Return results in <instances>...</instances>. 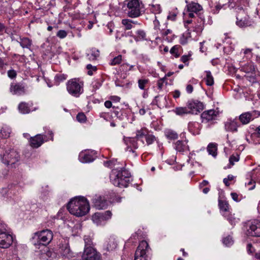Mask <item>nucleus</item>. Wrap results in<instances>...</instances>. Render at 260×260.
<instances>
[{"label":"nucleus","mask_w":260,"mask_h":260,"mask_svg":"<svg viewBox=\"0 0 260 260\" xmlns=\"http://www.w3.org/2000/svg\"><path fill=\"white\" fill-rule=\"evenodd\" d=\"M253 119L252 113L250 112H245L239 116V120L243 124L248 123Z\"/></svg>","instance_id":"29"},{"label":"nucleus","mask_w":260,"mask_h":260,"mask_svg":"<svg viewBox=\"0 0 260 260\" xmlns=\"http://www.w3.org/2000/svg\"><path fill=\"white\" fill-rule=\"evenodd\" d=\"M149 249L148 243L142 241L136 250L134 260H148L147 252Z\"/></svg>","instance_id":"10"},{"label":"nucleus","mask_w":260,"mask_h":260,"mask_svg":"<svg viewBox=\"0 0 260 260\" xmlns=\"http://www.w3.org/2000/svg\"><path fill=\"white\" fill-rule=\"evenodd\" d=\"M116 160H111L108 161L104 162V166L107 167L112 168L116 165Z\"/></svg>","instance_id":"56"},{"label":"nucleus","mask_w":260,"mask_h":260,"mask_svg":"<svg viewBox=\"0 0 260 260\" xmlns=\"http://www.w3.org/2000/svg\"><path fill=\"white\" fill-rule=\"evenodd\" d=\"M188 111L189 114H197L203 109V106L202 103L198 101H189L187 105Z\"/></svg>","instance_id":"15"},{"label":"nucleus","mask_w":260,"mask_h":260,"mask_svg":"<svg viewBox=\"0 0 260 260\" xmlns=\"http://www.w3.org/2000/svg\"><path fill=\"white\" fill-rule=\"evenodd\" d=\"M124 5L126 6L125 10L129 17L136 18L141 15L143 5L139 0H127L124 2Z\"/></svg>","instance_id":"5"},{"label":"nucleus","mask_w":260,"mask_h":260,"mask_svg":"<svg viewBox=\"0 0 260 260\" xmlns=\"http://www.w3.org/2000/svg\"><path fill=\"white\" fill-rule=\"evenodd\" d=\"M174 112L176 115L182 116L184 114H189L187 106L185 107H177L174 110Z\"/></svg>","instance_id":"39"},{"label":"nucleus","mask_w":260,"mask_h":260,"mask_svg":"<svg viewBox=\"0 0 260 260\" xmlns=\"http://www.w3.org/2000/svg\"><path fill=\"white\" fill-rule=\"evenodd\" d=\"M121 23L125 26V29L129 30L133 28V24H137V22L128 19H122Z\"/></svg>","instance_id":"37"},{"label":"nucleus","mask_w":260,"mask_h":260,"mask_svg":"<svg viewBox=\"0 0 260 260\" xmlns=\"http://www.w3.org/2000/svg\"><path fill=\"white\" fill-rule=\"evenodd\" d=\"M204 20L201 18L197 20V23L193 27V32L196 33V35H193V39H196V37L202 32L204 27Z\"/></svg>","instance_id":"21"},{"label":"nucleus","mask_w":260,"mask_h":260,"mask_svg":"<svg viewBox=\"0 0 260 260\" xmlns=\"http://www.w3.org/2000/svg\"><path fill=\"white\" fill-rule=\"evenodd\" d=\"M190 58V55H183L181 57V61L186 65H188V61Z\"/></svg>","instance_id":"59"},{"label":"nucleus","mask_w":260,"mask_h":260,"mask_svg":"<svg viewBox=\"0 0 260 260\" xmlns=\"http://www.w3.org/2000/svg\"><path fill=\"white\" fill-rule=\"evenodd\" d=\"M0 159L7 166L13 168L20 160V155L16 150L9 149L0 154Z\"/></svg>","instance_id":"4"},{"label":"nucleus","mask_w":260,"mask_h":260,"mask_svg":"<svg viewBox=\"0 0 260 260\" xmlns=\"http://www.w3.org/2000/svg\"><path fill=\"white\" fill-rule=\"evenodd\" d=\"M131 175L124 168L113 169L110 175L112 183L119 187H126L129 183Z\"/></svg>","instance_id":"2"},{"label":"nucleus","mask_w":260,"mask_h":260,"mask_svg":"<svg viewBox=\"0 0 260 260\" xmlns=\"http://www.w3.org/2000/svg\"><path fill=\"white\" fill-rule=\"evenodd\" d=\"M244 231L248 236L260 237V220H255L246 223Z\"/></svg>","instance_id":"7"},{"label":"nucleus","mask_w":260,"mask_h":260,"mask_svg":"<svg viewBox=\"0 0 260 260\" xmlns=\"http://www.w3.org/2000/svg\"><path fill=\"white\" fill-rule=\"evenodd\" d=\"M187 141L178 140L175 144V148L178 152H184L189 150V147L187 145Z\"/></svg>","instance_id":"24"},{"label":"nucleus","mask_w":260,"mask_h":260,"mask_svg":"<svg viewBox=\"0 0 260 260\" xmlns=\"http://www.w3.org/2000/svg\"><path fill=\"white\" fill-rule=\"evenodd\" d=\"M237 15L236 24L240 27H246L251 25V22L248 15L243 9H239Z\"/></svg>","instance_id":"12"},{"label":"nucleus","mask_w":260,"mask_h":260,"mask_svg":"<svg viewBox=\"0 0 260 260\" xmlns=\"http://www.w3.org/2000/svg\"><path fill=\"white\" fill-rule=\"evenodd\" d=\"M10 90L13 94L21 95L25 92L24 86L20 84H12Z\"/></svg>","instance_id":"23"},{"label":"nucleus","mask_w":260,"mask_h":260,"mask_svg":"<svg viewBox=\"0 0 260 260\" xmlns=\"http://www.w3.org/2000/svg\"><path fill=\"white\" fill-rule=\"evenodd\" d=\"M146 35L145 32L143 30H138L136 31V35L134 37L135 40L137 42L146 40Z\"/></svg>","instance_id":"34"},{"label":"nucleus","mask_w":260,"mask_h":260,"mask_svg":"<svg viewBox=\"0 0 260 260\" xmlns=\"http://www.w3.org/2000/svg\"><path fill=\"white\" fill-rule=\"evenodd\" d=\"M166 80V77L159 79L157 81V86L159 90H161L164 85V83Z\"/></svg>","instance_id":"57"},{"label":"nucleus","mask_w":260,"mask_h":260,"mask_svg":"<svg viewBox=\"0 0 260 260\" xmlns=\"http://www.w3.org/2000/svg\"><path fill=\"white\" fill-rule=\"evenodd\" d=\"M239 160V156L238 154H233L229 159L230 164L233 166L235 162L238 161Z\"/></svg>","instance_id":"53"},{"label":"nucleus","mask_w":260,"mask_h":260,"mask_svg":"<svg viewBox=\"0 0 260 260\" xmlns=\"http://www.w3.org/2000/svg\"><path fill=\"white\" fill-rule=\"evenodd\" d=\"M68 209L71 214L77 217H81L89 212L90 206L85 198L79 197L71 200L68 205Z\"/></svg>","instance_id":"1"},{"label":"nucleus","mask_w":260,"mask_h":260,"mask_svg":"<svg viewBox=\"0 0 260 260\" xmlns=\"http://www.w3.org/2000/svg\"><path fill=\"white\" fill-rule=\"evenodd\" d=\"M112 214L110 211L104 213L96 212L92 217L93 222L97 225H104L112 217Z\"/></svg>","instance_id":"11"},{"label":"nucleus","mask_w":260,"mask_h":260,"mask_svg":"<svg viewBox=\"0 0 260 260\" xmlns=\"http://www.w3.org/2000/svg\"><path fill=\"white\" fill-rule=\"evenodd\" d=\"M201 128L202 126L199 122H190L188 123V131L193 135L200 134Z\"/></svg>","instance_id":"22"},{"label":"nucleus","mask_w":260,"mask_h":260,"mask_svg":"<svg viewBox=\"0 0 260 260\" xmlns=\"http://www.w3.org/2000/svg\"><path fill=\"white\" fill-rule=\"evenodd\" d=\"M228 220L231 225H235L237 223L239 222L240 219L239 218L236 217L234 214L231 213H228L226 216H224Z\"/></svg>","instance_id":"35"},{"label":"nucleus","mask_w":260,"mask_h":260,"mask_svg":"<svg viewBox=\"0 0 260 260\" xmlns=\"http://www.w3.org/2000/svg\"><path fill=\"white\" fill-rule=\"evenodd\" d=\"M60 252L61 255L67 258L72 257L73 256V253L70 250L69 246L68 245H66L60 248Z\"/></svg>","instance_id":"31"},{"label":"nucleus","mask_w":260,"mask_h":260,"mask_svg":"<svg viewBox=\"0 0 260 260\" xmlns=\"http://www.w3.org/2000/svg\"><path fill=\"white\" fill-rule=\"evenodd\" d=\"M16 72L14 70H10L8 71V76L11 79L16 77Z\"/></svg>","instance_id":"60"},{"label":"nucleus","mask_w":260,"mask_h":260,"mask_svg":"<svg viewBox=\"0 0 260 260\" xmlns=\"http://www.w3.org/2000/svg\"><path fill=\"white\" fill-rule=\"evenodd\" d=\"M172 34V30L170 29H165L161 28L160 30L158 32V36H160L161 37L164 38L168 36L169 35H171Z\"/></svg>","instance_id":"48"},{"label":"nucleus","mask_w":260,"mask_h":260,"mask_svg":"<svg viewBox=\"0 0 260 260\" xmlns=\"http://www.w3.org/2000/svg\"><path fill=\"white\" fill-rule=\"evenodd\" d=\"M231 196L233 200L235 202H239L240 201L241 199L239 198V195L237 193L232 192Z\"/></svg>","instance_id":"62"},{"label":"nucleus","mask_w":260,"mask_h":260,"mask_svg":"<svg viewBox=\"0 0 260 260\" xmlns=\"http://www.w3.org/2000/svg\"><path fill=\"white\" fill-rule=\"evenodd\" d=\"M100 117L104 119L106 121H108L110 118V114L106 112H102L100 114Z\"/></svg>","instance_id":"61"},{"label":"nucleus","mask_w":260,"mask_h":260,"mask_svg":"<svg viewBox=\"0 0 260 260\" xmlns=\"http://www.w3.org/2000/svg\"><path fill=\"white\" fill-rule=\"evenodd\" d=\"M96 157V153L95 151L85 150L79 153V160L82 163H88L93 161Z\"/></svg>","instance_id":"13"},{"label":"nucleus","mask_w":260,"mask_h":260,"mask_svg":"<svg viewBox=\"0 0 260 260\" xmlns=\"http://www.w3.org/2000/svg\"><path fill=\"white\" fill-rule=\"evenodd\" d=\"M122 60V56L121 55H119L114 58H113L111 61L110 62L109 64L111 66H116L119 64Z\"/></svg>","instance_id":"45"},{"label":"nucleus","mask_w":260,"mask_h":260,"mask_svg":"<svg viewBox=\"0 0 260 260\" xmlns=\"http://www.w3.org/2000/svg\"><path fill=\"white\" fill-rule=\"evenodd\" d=\"M84 240L85 242L84 250L85 251L86 249H94L93 248V244L92 242V239L89 236H85L84 237Z\"/></svg>","instance_id":"32"},{"label":"nucleus","mask_w":260,"mask_h":260,"mask_svg":"<svg viewBox=\"0 0 260 260\" xmlns=\"http://www.w3.org/2000/svg\"><path fill=\"white\" fill-rule=\"evenodd\" d=\"M93 203L96 209L99 210L105 209L108 205V202L101 196H95L93 199Z\"/></svg>","instance_id":"19"},{"label":"nucleus","mask_w":260,"mask_h":260,"mask_svg":"<svg viewBox=\"0 0 260 260\" xmlns=\"http://www.w3.org/2000/svg\"><path fill=\"white\" fill-rule=\"evenodd\" d=\"M67 36V32L64 30H59L56 34V36L60 39H64Z\"/></svg>","instance_id":"55"},{"label":"nucleus","mask_w":260,"mask_h":260,"mask_svg":"<svg viewBox=\"0 0 260 260\" xmlns=\"http://www.w3.org/2000/svg\"><path fill=\"white\" fill-rule=\"evenodd\" d=\"M252 49L246 48L243 49V53L245 55H247V57H251L252 56Z\"/></svg>","instance_id":"63"},{"label":"nucleus","mask_w":260,"mask_h":260,"mask_svg":"<svg viewBox=\"0 0 260 260\" xmlns=\"http://www.w3.org/2000/svg\"><path fill=\"white\" fill-rule=\"evenodd\" d=\"M136 138H127L124 139L126 145L127 146V150L131 151L133 149H137L138 147V143L136 140Z\"/></svg>","instance_id":"26"},{"label":"nucleus","mask_w":260,"mask_h":260,"mask_svg":"<svg viewBox=\"0 0 260 260\" xmlns=\"http://www.w3.org/2000/svg\"><path fill=\"white\" fill-rule=\"evenodd\" d=\"M180 48V46L175 45L171 49L170 52L172 55H173L175 57H178L180 55V53L179 52V49Z\"/></svg>","instance_id":"46"},{"label":"nucleus","mask_w":260,"mask_h":260,"mask_svg":"<svg viewBox=\"0 0 260 260\" xmlns=\"http://www.w3.org/2000/svg\"><path fill=\"white\" fill-rule=\"evenodd\" d=\"M165 136L167 137V138L170 140H175L177 139L178 135L177 134L172 130H167L165 132Z\"/></svg>","instance_id":"43"},{"label":"nucleus","mask_w":260,"mask_h":260,"mask_svg":"<svg viewBox=\"0 0 260 260\" xmlns=\"http://www.w3.org/2000/svg\"><path fill=\"white\" fill-rule=\"evenodd\" d=\"M11 133V128L6 125H4L2 126L0 129V147H1L2 143H5V139H7L10 137Z\"/></svg>","instance_id":"20"},{"label":"nucleus","mask_w":260,"mask_h":260,"mask_svg":"<svg viewBox=\"0 0 260 260\" xmlns=\"http://www.w3.org/2000/svg\"><path fill=\"white\" fill-rule=\"evenodd\" d=\"M20 45L22 48H29L31 45V40L28 38L20 39Z\"/></svg>","instance_id":"38"},{"label":"nucleus","mask_w":260,"mask_h":260,"mask_svg":"<svg viewBox=\"0 0 260 260\" xmlns=\"http://www.w3.org/2000/svg\"><path fill=\"white\" fill-rule=\"evenodd\" d=\"M14 237L7 230L0 225V248H8L13 243Z\"/></svg>","instance_id":"8"},{"label":"nucleus","mask_w":260,"mask_h":260,"mask_svg":"<svg viewBox=\"0 0 260 260\" xmlns=\"http://www.w3.org/2000/svg\"><path fill=\"white\" fill-rule=\"evenodd\" d=\"M76 118L77 120L80 122H84L86 120V116L83 113L78 114Z\"/></svg>","instance_id":"54"},{"label":"nucleus","mask_w":260,"mask_h":260,"mask_svg":"<svg viewBox=\"0 0 260 260\" xmlns=\"http://www.w3.org/2000/svg\"><path fill=\"white\" fill-rule=\"evenodd\" d=\"M86 55L89 60H94L99 56L100 52L96 48H91L87 51Z\"/></svg>","instance_id":"27"},{"label":"nucleus","mask_w":260,"mask_h":260,"mask_svg":"<svg viewBox=\"0 0 260 260\" xmlns=\"http://www.w3.org/2000/svg\"><path fill=\"white\" fill-rule=\"evenodd\" d=\"M145 139L148 145L152 144L156 141V138L154 136L151 134H149L148 133L146 135Z\"/></svg>","instance_id":"47"},{"label":"nucleus","mask_w":260,"mask_h":260,"mask_svg":"<svg viewBox=\"0 0 260 260\" xmlns=\"http://www.w3.org/2000/svg\"><path fill=\"white\" fill-rule=\"evenodd\" d=\"M149 6L150 11L155 14H159L161 12L160 6L158 4H152Z\"/></svg>","instance_id":"44"},{"label":"nucleus","mask_w":260,"mask_h":260,"mask_svg":"<svg viewBox=\"0 0 260 260\" xmlns=\"http://www.w3.org/2000/svg\"><path fill=\"white\" fill-rule=\"evenodd\" d=\"M207 151L209 154L212 155L213 156H216L217 147L215 144L210 143L207 147Z\"/></svg>","instance_id":"42"},{"label":"nucleus","mask_w":260,"mask_h":260,"mask_svg":"<svg viewBox=\"0 0 260 260\" xmlns=\"http://www.w3.org/2000/svg\"><path fill=\"white\" fill-rule=\"evenodd\" d=\"M148 133V131L146 128H141L136 131V138L137 139H140L144 137L145 138L146 135H147Z\"/></svg>","instance_id":"40"},{"label":"nucleus","mask_w":260,"mask_h":260,"mask_svg":"<svg viewBox=\"0 0 260 260\" xmlns=\"http://www.w3.org/2000/svg\"><path fill=\"white\" fill-rule=\"evenodd\" d=\"M187 9L189 12L198 13L202 10V7L198 3L191 2L188 3L187 6Z\"/></svg>","instance_id":"25"},{"label":"nucleus","mask_w":260,"mask_h":260,"mask_svg":"<svg viewBox=\"0 0 260 260\" xmlns=\"http://www.w3.org/2000/svg\"><path fill=\"white\" fill-rule=\"evenodd\" d=\"M67 90L72 96L78 98L83 92V83L79 79L73 78L66 83Z\"/></svg>","instance_id":"6"},{"label":"nucleus","mask_w":260,"mask_h":260,"mask_svg":"<svg viewBox=\"0 0 260 260\" xmlns=\"http://www.w3.org/2000/svg\"><path fill=\"white\" fill-rule=\"evenodd\" d=\"M82 258L83 260H101V255L95 249H86Z\"/></svg>","instance_id":"14"},{"label":"nucleus","mask_w":260,"mask_h":260,"mask_svg":"<svg viewBox=\"0 0 260 260\" xmlns=\"http://www.w3.org/2000/svg\"><path fill=\"white\" fill-rule=\"evenodd\" d=\"M218 112L214 110H209L203 112L201 114L203 122H208L216 119Z\"/></svg>","instance_id":"16"},{"label":"nucleus","mask_w":260,"mask_h":260,"mask_svg":"<svg viewBox=\"0 0 260 260\" xmlns=\"http://www.w3.org/2000/svg\"><path fill=\"white\" fill-rule=\"evenodd\" d=\"M255 182L252 180L249 181L248 182L245 183L246 186L248 187L249 190H252L255 187Z\"/></svg>","instance_id":"58"},{"label":"nucleus","mask_w":260,"mask_h":260,"mask_svg":"<svg viewBox=\"0 0 260 260\" xmlns=\"http://www.w3.org/2000/svg\"><path fill=\"white\" fill-rule=\"evenodd\" d=\"M149 80L147 79H142L138 80V86L140 89L144 90L146 85L148 84Z\"/></svg>","instance_id":"49"},{"label":"nucleus","mask_w":260,"mask_h":260,"mask_svg":"<svg viewBox=\"0 0 260 260\" xmlns=\"http://www.w3.org/2000/svg\"><path fill=\"white\" fill-rule=\"evenodd\" d=\"M53 232L49 229L43 230L36 232L32 239L37 241L35 243L36 247L39 248L40 246H47L52 240Z\"/></svg>","instance_id":"3"},{"label":"nucleus","mask_w":260,"mask_h":260,"mask_svg":"<svg viewBox=\"0 0 260 260\" xmlns=\"http://www.w3.org/2000/svg\"><path fill=\"white\" fill-rule=\"evenodd\" d=\"M243 70L247 73H252L255 72V67L252 63L250 62L243 67Z\"/></svg>","instance_id":"41"},{"label":"nucleus","mask_w":260,"mask_h":260,"mask_svg":"<svg viewBox=\"0 0 260 260\" xmlns=\"http://www.w3.org/2000/svg\"><path fill=\"white\" fill-rule=\"evenodd\" d=\"M193 38V35H191V32L189 29L187 30L186 32H184L180 37L179 42L181 44L185 45L187 43V42L191 40V39Z\"/></svg>","instance_id":"28"},{"label":"nucleus","mask_w":260,"mask_h":260,"mask_svg":"<svg viewBox=\"0 0 260 260\" xmlns=\"http://www.w3.org/2000/svg\"><path fill=\"white\" fill-rule=\"evenodd\" d=\"M48 135L49 136L48 137L47 135L43 136L41 134L36 135L33 137H31L29 140L30 145L33 148H38L42 145L45 142L49 140H53V136L52 131H48Z\"/></svg>","instance_id":"9"},{"label":"nucleus","mask_w":260,"mask_h":260,"mask_svg":"<svg viewBox=\"0 0 260 260\" xmlns=\"http://www.w3.org/2000/svg\"><path fill=\"white\" fill-rule=\"evenodd\" d=\"M222 242L226 246H230L233 245L234 241L231 237L228 236L223 239Z\"/></svg>","instance_id":"51"},{"label":"nucleus","mask_w":260,"mask_h":260,"mask_svg":"<svg viewBox=\"0 0 260 260\" xmlns=\"http://www.w3.org/2000/svg\"><path fill=\"white\" fill-rule=\"evenodd\" d=\"M153 26L154 29L156 31V35H158V32L160 30L161 28H160L159 21L156 16H155V19L153 20Z\"/></svg>","instance_id":"50"},{"label":"nucleus","mask_w":260,"mask_h":260,"mask_svg":"<svg viewBox=\"0 0 260 260\" xmlns=\"http://www.w3.org/2000/svg\"><path fill=\"white\" fill-rule=\"evenodd\" d=\"M239 126L240 124L236 119H228L224 122V129L226 132H237Z\"/></svg>","instance_id":"18"},{"label":"nucleus","mask_w":260,"mask_h":260,"mask_svg":"<svg viewBox=\"0 0 260 260\" xmlns=\"http://www.w3.org/2000/svg\"><path fill=\"white\" fill-rule=\"evenodd\" d=\"M117 245L118 242L116 239L113 236H111L105 241L103 248L107 251H111L115 250Z\"/></svg>","instance_id":"17"},{"label":"nucleus","mask_w":260,"mask_h":260,"mask_svg":"<svg viewBox=\"0 0 260 260\" xmlns=\"http://www.w3.org/2000/svg\"><path fill=\"white\" fill-rule=\"evenodd\" d=\"M86 69L88 70L87 74L90 76L92 75L93 72H95L97 70V68L96 66H92L90 64L87 65Z\"/></svg>","instance_id":"52"},{"label":"nucleus","mask_w":260,"mask_h":260,"mask_svg":"<svg viewBox=\"0 0 260 260\" xmlns=\"http://www.w3.org/2000/svg\"><path fill=\"white\" fill-rule=\"evenodd\" d=\"M205 73L206 76L204 79L205 80L206 84L208 86H212L214 84V81L211 73L209 71H206Z\"/></svg>","instance_id":"36"},{"label":"nucleus","mask_w":260,"mask_h":260,"mask_svg":"<svg viewBox=\"0 0 260 260\" xmlns=\"http://www.w3.org/2000/svg\"><path fill=\"white\" fill-rule=\"evenodd\" d=\"M219 206L223 216H226V215L230 213L229 211V205L226 202L220 201Z\"/></svg>","instance_id":"30"},{"label":"nucleus","mask_w":260,"mask_h":260,"mask_svg":"<svg viewBox=\"0 0 260 260\" xmlns=\"http://www.w3.org/2000/svg\"><path fill=\"white\" fill-rule=\"evenodd\" d=\"M176 16L177 15L175 13H170L167 16V18L172 21H174L176 18Z\"/></svg>","instance_id":"64"},{"label":"nucleus","mask_w":260,"mask_h":260,"mask_svg":"<svg viewBox=\"0 0 260 260\" xmlns=\"http://www.w3.org/2000/svg\"><path fill=\"white\" fill-rule=\"evenodd\" d=\"M19 111L22 114H27L30 111L28 104L25 102H21L18 106Z\"/></svg>","instance_id":"33"}]
</instances>
